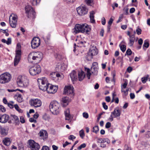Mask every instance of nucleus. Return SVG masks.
Returning <instances> with one entry per match:
<instances>
[{"instance_id": "6e6d98bb", "label": "nucleus", "mask_w": 150, "mask_h": 150, "mask_svg": "<svg viewBox=\"0 0 150 150\" xmlns=\"http://www.w3.org/2000/svg\"><path fill=\"white\" fill-rule=\"evenodd\" d=\"M103 106V108L105 110H106L108 108V107L107 105H106V103L105 102L102 103Z\"/></svg>"}, {"instance_id": "c9c22d12", "label": "nucleus", "mask_w": 150, "mask_h": 150, "mask_svg": "<svg viewBox=\"0 0 150 150\" xmlns=\"http://www.w3.org/2000/svg\"><path fill=\"white\" fill-rule=\"evenodd\" d=\"M149 43L146 40H145L144 42V43L143 46V49L144 50H146V49H144V47H145L146 48H147L149 47Z\"/></svg>"}, {"instance_id": "680f3d73", "label": "nucleus", "mask_w": 150, "mask_h": 150, "mask_svg": "<svg viewBox=\"0 0 150 150\" xmlns=\"http://www.w3.org/2000/svg\"><path fill=\"white\" fill-rule=\"evenodd\" d=\"M41 150H50L49 148L47 146H43Z\"/></svg>"}, {"instance_id": "f03ea898", "label": "nucleus", "mask_w": 150, "mask_h": 150, "mask_svg": "<svg viewBox=\"0 0 150 150\" xmlns=\"http://www.w3.org/2000/svg\"><path fill=\"white\" fill-rule=\"evenodd\" d=\"M90 30V28L86 24H83L82 25L77 24L73 29V33L75 34L79 33H87Z\"/></svg>"}, {"instance_id": "58836bf2", "label": "nucleus", "mask_w": 150, "mask_h": 150, "mask_svg": "<svg viewBox=\"0 0 150 150\" xmlns=\"http://www.w3.org/2000/svg\"><path fill=\"white\" fill-rule=\"evenodd\" d=\"M42 118L45 120H50V116L46 114H45L43 115Z\"/></svg>"}, {"instance_id": "4468645a", "label": "nucleus", "mask_w": 150, "mask_h": 150, "mask_svg": "<svg viewBox=\"0 0 150 150\" xmlns=\"http://www.w3.org/2000/svg\"><path fill=\"white\" fill-rule=\"evenodd\" d=\"M31 47L33 49H35L38 47L40 44V39L38 37L33 38L31 42Z\"/></svg>"}, {"instance_id": "e433bc0d", "label": "nucleus", "mask_w": 150, "mask_h": 150, "mask_svg": "<svg viewBox=\"0 0 150 150\" xmlns=\"http://www.w3.org/2000/svg\"><path fill=\"white\" fill-rule=\"evenodd\" d=\"M119 47L120 50L123 52H124L126 50V46L125 45L120 44L119 45Z\"/></svg>"}, {"instance_id": "423d86ee", "label": "nucleus", "mask_w": 150, "mask_h": 150, "mask_svg": "<svg viewBox=\"0 0 150 150\" xmlns=\"http://www.w3.org/2000/svg\"><path fill=\"white\" fill-rule=\"evenodd\" d=\"M21 45L18 43L17 45L16 49V55L14 59V66H16L18 63L20 61L21 56Z\"/></svg>"}, {"instance_id": "bf43d9fd", "label": "nucleus", "mask_w": 150, "mask_h": 150, "mask_svg": "<svg viewBox=\"0 0 150 150\" xmlns=\"http://www.w3.org/2000/svg\"><path fill=\"white\" fill-rule=\"evenodd\" d=\"M86 3L88 5H90V4L93 2V0H85Z\"/></svg>"}, {"instance_id": "cd10ccee", "label": "nucleus", "mask_w": 150, "mask_h": 150, "mask_svg": "<svg viewBox=\"0 0 150 150\" xmlns=\"http://www.w3.org/2000/svg\"><path fill=\"white\" fill-rule=\"evenodd\" d=\"M11 116L13 117V120L14 121L16 124L18 125L19 123V121L18 117L15 115H11Z\"/></svg>"}, {"instance_id": "412c9836", "label": "nucleus", "mask_w": 150, "mask_h": 150, "mask_svg": "<svg viewBox=\"0 0 150 150\" xmlns=\"http://www.w3.org/2000/svg\"><path fill=\"white\" fill-rule=\"evenodd\" d=\"M127 35H128L129 37V44L130 46H132L133 45L134 42L135 40V35L134 34L131 35L129 31L127 32Z\"/></svg>"}, {"instance_id": "0eeeda50", "label": "nucleus", "mask_w": 150, "mask_h": 150, "mask_svg": "<svg viewBox=\"0 0 150 150\" xmlns=\"http://www.w3.org/2000/svg\"><path fill=\"white\" fill-rule=\"evenodd\" d=\"M11 76L8 72H5L0 75V83L5 84L8 83L11 80Z\"/></svg>"}, {"instance_id": "4d7b16f0", "label": "nucleus", "mask_w": 150, "mask_h": 150, "mask_svg": "<svg viewBox=\"0 0 150 150\" xmlns=\"http://www.w3.org/2000/svg\"><path fill=\"white\" fill-rule=\"evenodd\" d=\"M20 121L22 123H24L25 122L24 117L23 116L21 117L20 118Z\"/></svg>"}, {"instance_id": "a211bd4d", "label": "nucleus", "mask_w": 150, "mask_h": 150, "mask_svg": "<svg viewBox=\"0 0 150 150\" xmlns=\"http://www.w3.org/2000/svg\"><path fill=\"white\" fill-rule=\"evenodd\" d=\"M71 101V99L68 97H64L62 98L61 100L62 106L64 107H66L68 105L69 103Z\"/></svg>"}, {"instance_id": "3c124183", "label": "nucleus", "mask_w": 150, "mask_h": 150, "mask_svg": "<svg viewBox=\"0 0 150 150\" xmlns=\"http://www.w3.org/2000/svg\"><path fill=\"white\" fill-rule=\"evenodd\" d=\"M50 76L53 78H56V73L53 72L51 74Z\"/></svg>"}, {"instance_id": "c85d7f7f", "label": "nucleus", "mask_w": 150, "mask_h": 150, "mask_svg": "<svg viewBox=\"0 0 150 150\" xmlns=\"http://www.w3.org/2000/svg\"><path fill=\"white\" fill-rule=\"evenodd\" d=\"M0 132L1 134L6 135L7 134V131L4 127L0 126Z\"/></svg>"}, {"instance_id": "49530a36", "label": "nucleus", "mask_w": 150, "mask_h": 150, "mask_svg": "<svg viewBox=\"0 0 150 150\" xmlns=\"http://www.w3.org/2000/svg\"><path fill=\"white\" fill-rule=\"evenodd\" d=\"M132 51L129 49L127 50L126 52V54L128 55H130L132 54Z\"/></svg>"}, {"instance_id": "37998d69", "label": "nucleus", "mask_w": 150, "mask_h": 150, "mask_svg": "<svg viewBox=\"0 0 150 150\" xmlns=\"http://www.w3.org/2000/svg\"><path fill=\"white\" fill-rule=\"evenodd\" d=\"M14 103V102L13 101H11L10 103H8V104L7 105L8 107L10 108H13L14 107V106L13 105V104Z\"/></svg>"}, {"instance_id": "4be33fe9", "label": "nucleus", "mask_w": 150, "mask_h": 150, "mask_svg": "<svg viewBox=\"0 0 150 150\" xmlns=\"http://www.w3.org/2000/svg\"><path fill=\"white\" fill-rule=\"evenodd\" d=\"M70 77L73 83L77 79V74L75 71H73L70 74Z\"/></svg>"}, {"instance_id": "9b49d317", "label": "nucleus", "mask_w": 150, "mask_h": 150, "mask_svg": "<svg viewBox=\"0 0 150 150\" xmlns=\"http://www.w3.org/2000/svg\"><path fill=\"white\" fill-rule=\"evenodd\" d=\"M18 16L15 14H11L9 19L10 24L11 26L13 28L16 27L17 21Z\"/></svg>"}, {"instance_id": "69168bd1", "label": "nucleus", "mask_w": 150, "mask_h": 150, "mask_svg": "<svg viewBox=\"0 0 150 150\" xmlns=\"http://www.w3.org/2000/svg\"><path fill=\"white\" fill-rule=\"evenodd\" d=\"M93 66L92 67H96L98 68V64L97 62H93L92 64Z\"/></svg>"}, {"instance_id": "338daca9", "label": "nucleus", "mask_w": 150, "mask_h": 150, "mask_svg": "<svg viewBox=\"0 0 150 150\" xmlns=\"http://www.w3.org/2000/svg\"><path fill=\"white\" fill-rule=\"evenodd\" d=\"M105 100L106 101L108 102H109L110 100V97L109 96L106 97L105 98Z\"/></svg>"}, {"instance_id": "5701e85b", "label": "nucleus", "mask_w": 150, "mask_h": 150, "mask_svg": "<svg viewBox=\"0 0 150 150\" xmlns=\"http://www.w3.org/2000/svg\"><path fill=\"white\" fill-rule=\"evenodd\" d=\"M78 76L79 81H82L85 77V74L83 71H81L79 72Z\"/></svg>"}, {"instance_id": "7c9ffc66", "label": "nucleus", "mask_w": 150, "mask_h": 150, "mask_svg": "<svg viewBox=\"0 0 150 150\" xmlns=\"http://www.w3.org/2000/svg\"><path fill=\"white\" fill-rule=\"evenodd\" d=\"M3 142L4 144L7 146H9L11 143V142L10 141L9 138H5L3 140Z\"/></svg>"}, {"instance_id": "052dcab7", "label": "nucleus", "mask_w": 150, "mask_h": 150, "mask_svg": "<svg viewBox=\"0 0 150 150\" xmlns=\"http://www.w3.org/2000/svg\"><path fill=\"white\" fill-rule=\"evenodd\" d=\"M124 150H132L131 148L129 147L127 145L125 146Z\"/></svg>"}, {"instance_id": "c03bdc74", "label": "nucleus", "mask_w": 150, "mask_h": 150, "mask_svg": "<svg viewBox=\"0 0 150 150\" xmlns=\"http://www.w3.org/2000/svg\"><path fill=\"white\" fill-rule=\"evenodd\" d=\"M14 107L15 109L19 112H21V110L19 108L17 104L15 105Z\"/></svg>"}, {"instance_id": "6ab92c4d", "label": "nucleus", "mask_w": 150, "mask_h": 150, "mask_svg": "<svg viewBox=\"0 0 150 150\" xmlns=\"http://www.w3.org/2000/svg\"><path fill=\"white\" fill-rule=\"evenodd\" d=\"M9 118V116L7 114H4L3 115L0 114V122L5 123L7 122Z\"/></svg>"}, {"instance_id": "774afa93", "label": "nucleus", "mask_w": 150, "mask_h": 150, "mask_svg": "<svg viewBox=\"0 0 150 150\" xmlns=\"http://www.w3.org/2000/svg\"><path fill=\"white\" fill-rule=\"evenodd\" d=\"M143 40L142 39L140 38L139 39V40L138 41V44L140 45H142L143 43Z\"/></svg>"}, {"instance_id": "79ce46f5", "label": "nucleus", "mask_w": 150, "mask_h": 150, "mask_svg": "<svg viewBox=\"0 0 150 150\" xmlns=\"http://www.w3.org/2000/svg\"><path fill=\"white\" fill-rule=\"evenodd\" d=\"M125 89H122L121 88V91L122 92H123L124 93L125 96H127L128 94V91H129V89H126V90H124Z\"/></svg>"}, {"instance_id": "a18cd8bd", "label": "nucleus", "mask_w": 150, "mask_h": 150, "mask_svg": "<svg viewBox=\"0 0 150 150\" xmlns=\"http://www.w3.org/2000/svg\"><path fill=\"white\" fill-rule=\"evenodd\" d=\"M86 146V144L85 143L81 144L80 146L78 148L79 150H81L82 148H84Z\"/></svg>"}, {"instance_id": "1a4fd4ad", "label": "nucleus", "mask_w": 150, "mask_h": 150, "mask_svg": "<svg viewBox=\"0 0 150 150\" xmlns=\"http://www.w3.org/2000/svg\"><path fill=\"white\" fill-rule=\"evenodd\" d=\"M85 71L86 72V76L88 79H90V77L92 74L96 75L98 74V68L91 67V70L85 67Z\"/></svg>"}, {"instance_id": "a19ab883", "label": "nucleus", "mask_w": 150, "mask_h": 150, "mask_svg": "<svg viewBox=\"0 0 150 150\" xmlns=\"http://www.w3.org/2000/svg\"><path fill=\"white\" fill-rule=\"evenodd\" d=\"M79 134L80 137L82 139H83L84 136V133L83 130L81 129L79 132Z\"/></svg>"}, {"instance_id": "f257e3e1", "label": "nucleus", "mask_w": 150, "mask_h": 150, "mask_svg": "<svg viewBox=\"0 0 150 150\" xmlns=\"http://www.w3.org/2000/svg\"><path fill=\"white\" fill-rule=\"evenodd\" d=\"M42 58V54L41 52H33L29 54L28 59L30 62L37 64L41 61Z\"/></svg>"}, {"instance_id": "5fc2aeb1", "label": "nucleus", "mask_w": 150, "mask_h": 150, "mask_svg": "<svg viewBox=\"0 0 150 150\" xmlns=\"http://www.w3.org/2000/svg\"><path fill=\"white\" fill-rule=\"evenodd\" d=\"M142 30L139 28H137L136 29V32L138 35L140 34L141 33Z\"/></svg>"}, {"instance_id": "e2e57ef3", "label": "nucleus", "mask_w": 150, "mask_h": 150, "mask_svg": "<svg viewBox=\"0 0 150 150\" xmlns=\"http://www.w3.org/2000/svg\"><path fill=\"white\" fill-rule=\"evenodd\" d=\"M76 137L73 135H70L69 137V139L70 140H73V139H75Z\"/></svg>"}, {"instance_id": "9d476101", "label": "nucleus", "mask_w": 150, "mask_h": 150, "mask_svg": "<svg viewBox=\"0 0 150 150\" xmlns=\"http://www.w3.org/2000/svg\"><path fill=\"white\" fill-rule=\"evenodd\" d=\"M28 146L31 150H39L40 145L33 140L30 139L28 142Z\"/></svg>"}, {"instance_id": "b1692460", "label": "nucleus", "mask_w": 150, "mask_h": 150, "mask_svg": "<svg viewBox=\"0 0 150 150\" xmlns=\"http://www.w3.org/2000/svg\"><path fill=\"white\" fill-rule=\"evenodd\" d=\"M111 113L113 115L114 117H118L120 115V112L118 108L114 109V111L112 112Z\"/></svg>"}, {"instance_id": "864d4df0", "label": "nucleus", "mask_w": 150, "mask_h": 150, "mask_svg": "<svg viewBox=\"0 0 150 150\" xmlns=\"http://www.w3.org/2000/svg\"><path fill=\"white\" fill-rule=\"evenodd\" d=\"M111 123L110 122H107L105 125V127L108 129L110 128L111 126Z\"/></svg>"}, {"instance_id": "bb28decb", "label": "nucleus", "mask_w": 150, "mask_h": 150, "mask_svg": "<svg viewBox=\"0 0 150 150\" xmlns=\"http://www.w3.org/2000/svg\"><path fill=\"white\" fill-rule=\"evenodd\" d=\"M94 14L95 12L93 11H92L90 13V21L92 23H94L95 22L94 16Z\"/></svg>"}, {"instance_id": "de8ad7c7", "label": "nucleus", "mask_w": 150, "mask_h": 150, "mask_svg": "<svg viewBox=\"0 0 150 150\" xmlns=\"http://www.w3.org/2000/svg\"><path fill=\"white\" fill-rule=\"evenodd\" d=\"M147 80V77H144L142 78V81L144 83H145Z\"/></svg>"}, {"instance_id": "20e7f679", "label": "nucleus", "mask_w": 150, "mask_h": 150, "mask_svg": "<svg viewBox=\"0 0 150 150\" xmlns=\"http://www.w3.org/2000/svg\"><path fill=\"white\" fill-rule=\"evenodd\" d=\"M38 83L39 87L40 90L44 91L47 90L49 83H48L47 79L46 78L43 77L38 79Z\"/></svg>"}, {"instance_id": "603ef678", "label": "nucleus", "mask_w": 150, "mask_h": 150, "mask_svg": "<svg viewBox=\"0 0 150 150\" xmlns=\"http://www.w3.org/2000/svg\"><path fill=\"white\" fill-rule=\"evenodd\" d=\"M11 38H8V39L6 41V44L9 45L11 44Z\"/></svg>"}, {"instance_id": "473e14b6", "label": "nucleus", "mask_w": 150, "mask_h": 150, "mask_svg": "<svg viewBox=\"0 0 150 150\" xmlns=\"http://www.w3.org/2000/svg\"><path fill=\"white\" fill-rule=\"evenodd\" d=\"M26 14H27V17L28 18L30 17H32L33 18L35 17V13L34 11H32V12H29L26 13Z\"/></svg>"}, {"instance_id": "2f4dec72", "label": "nucleus", "mask_w": 150, "mask_h": 150, "mask_svg": "<svg viewBox=\"0 0 150 150\" xmlns=\"http://www.w3.org/2000/svg\"><path fill=\"white\" fill-rule=\"evenodd\" d=\"M25 10L26 13H27L29 12H32V11H34L33 8L30 6H27L25 7Z\"/></svg>"}, {"instance_id": "ddd939ff", "label": "nucleus", "mask_w": 150, "mask_h": 150, "mask_svg": "<svg viewBox=\"0 0 150 150\" xmlns=\"http://www.w3.org/2000/svg\"><path fill=\"white\" fill-rule=\"evenodd\" d=\"M29 103L31 106L35 108H38L41 106L42 102L41 100L39 99H31L29 101Z\"/></svg>"}, {"instance_id": "72a5a7b5", "label": "nucleus", "mask_w": 150, "mask_h": 150, "mask_svg": "<svg viewBox=\"0 0 150 150\" xmlns=\"http://www.w3.org/2000/svg\"><path fill=\"white\" fill-rule=\"evenodd\" d=\"M16 96L17 97V100L18 102L21 103L23 101V98L21 94H17L16 95Z\"/></svg>"}, {"instance_id": "ea45409f", "label": "nucleus", "mask_w": 150, "mask_h": 150, "mask_svg": "<svg viewBox=\"0 0 150 150\" xmlns=\"http://www.w3.org/2000/svg\"><path fill=\"white\" fill-rule=\"evenodd\" d=\"M99 131V128L98 126H96L93 128V132L97 133Z\"/></svg>"}, {"instance_id": "f8f14e48", "label": "nucleus", "mask_w": 150, "mask_h": 150, "mask_svg": "<svg viewBox=\"0 0 150 150\" xmlns=\"http://www.w3.org/2000/svg\"><path fill=\"white\" fill-rule=\"evenodd\" d=\"M73 89V86L71 85L66 86L64 88V93L73 97L74 95Z\"/></svg>"}, {"instance_id": "6e6552de", "label": "nucleus", "mask_w": 150, "mask_h": 150, "mask_svg": "<svg viewBox=\"0 0 150 150\" xmlns=\"http://www.w3.org/2000/svg\"><path fill=\"white\" fill-rule=\"evenodd\" d=\"M29 71L31 75H35L41 72V68L40 65L35 64L30 68Z\"/></svg>"}, {"instance_id": "a878e982", "label": "nucleus", "mask_w": 150, "mask_h": 150, "mask_svg": "<svg viewBox=\"0 0 150 150\" xmlns=\"http://www.w3.org/2000/svg\"><path fill=\"white\" fill-rule=\"evenodd\" d=\"M98 142L100 143H103L106 142L107 143L109 144L110 142V141L107 138L104 139L99 138L98 139Z\"/></svg>"}, {"instance_id": "13d9d810", "label": "nucleus", "mask_w": 150, "mask_h": 150, "mask_svg": "<svg viewBox=\"0 0 150 150\" xmlns=\"http://www.w3.org/2000/svg\"><path fill=\"white\" fill-rule=\"evenodd\" d=\"M29 121L30 122H33L35 123L37 122L36 120L34 119L32 117H31L30 118Z\"/></svg>"}, {"instance_id": "f3484780", "label": "nucleus", "mask_w": 150, "mask_h": 150, "mask_svg": "<svg viewBox=\"0 0 150 150\" xmlns=\"http://www.w3.org/2000/svg\"><path fill=\"white\" fill-rule=\"evenodd\" d=\"M40 139L44 140H46L48 138V134L45 130L41 129L38 134Z\"/></svg>"}, {"instance_id": "dca6fc26", "label": "nucleus", "mask_w": 150, "mask_h": 150, "mask_svg": "<svg viewBox=\"0 0 150 150\" xmlns=\"http://www.w3.org/2000/svg\"><path fill=\"white\" fill-rule=\"evenodd\" d=\"M58 88L57 86H53L49 83L46 91L49 93L54 94L57 91Z\"/></svg>"}, {"instance_id": "2eb2a0df", "label": "nucleus", "mask_w": 150, "mask_h": 150, "mask_svg": "<svg viewBox=\"0 0 150 150\" xmlns=\"http://www.w3.org/2000/svg\"><path fill=\"white\" fill-rule=\"evenodd\" d=\"M78 14L80 16H83L86 14L88 12V10L84 6H80L76 8Z\"/></svg>"}, {"instance_id": "39448f33", "label": "nucleus", "mask_w": 150, "mask_h": 150, "mask_svg": "<svg viewBox=\"0 0 150 150\" xmlns=\"http://www.w3.org/2000/svg\"><path fill=\"white\" fill-rule=\"evenodd\" d=\"M17 83L19 86L26 87L29 85V81L27 77L24 76H19L17 79Z\"/></svg>"}, {"instance_id": "4c0bfd02", "label": "nucleus", "mask_w": 150, "mask_h": 150, "mask_svg": "<svg viewBox=\"0 0 150 150\" xmlns=\"http://www.w3.org/2000/svg\"><path fill=\"white\" fill-rule=\"evenodd\" d=\"M40 0H33L32 4L34 6L37 5L40 3Z\"/></svg>"}, {"instance_id": "c756f323", "label": "nucleus", "mask_w": 150, "mask_h": 150, "mask_svg": "<svg viewBox=\"0 0 150 150\" xmlns=\"http://www.w3.org/2000/svg\"><path fill=\"white\" fill-rule=\"evenodd\" d=\"M58 66V68L60 69V71H61L65 70L66 69L67 67V65L64 63Z\"/></svg>"}, {"instance_id": "393cba45", "label": "nucleus", "mask_w": 150, "mask_h": 150, "mask_svg": "<svg viewBox=\"0 0 150 150\" xmlns=\"http://www.w3.org/2000/svg\"><path fill=\"white\" fill-rule=\"evenodd\" d=\"M64 114L65 116V120H69L71 117L70 114L69 109L68 108L66 109L64 111Z\"/></svg>"}, {"instance_id": "09e8293b", "label": "nucleus", "mask_w": 150, "mask_h": 150, "mask_svg": "<svg viewBox=\"0 0 150 150\" xmlns=\"http://www.w3.org/2000/svg\"><path fill=\"white\" fill-rule=\"evenodd\" d=\"M0 110L3 112H4L6 111L5 108L2 105H0Z\"/></svg>"}, {"instance_id": "8fccbe9b", "label": "nucleus", "mask_w": 150, "mask_h": 150, "mask_svg": "<svg viewBox=\"0 0 150 150\" xmlns=\"http://www.w3.org/2000/svg\"><path fill=\"white\" fill-rule=\"evenodd\" d=\"M83 117L84 118H85L86 119L88 118V114L87 112H84L83 113Z\"/></svg>"}, {"instance_id": "aec40b11", "label": "nucleus", "mask_w": 150, "mask_h": 150, "mask_svg": "<svg viewBox=\"0 0 150 150\" xmlns=\"http://www.w3.org/2000/svg\"><path fill=\"white\" fill-rule=\"evenodd\" d=\"M98 53V50L96 47H92L88 53V55L91 56V57L92 58L93 57L96 55Z\"/></svg>"}, {"instance_id": "0e129e2a", "label": "nucleus", "mask_w": 150, "mask_h": 150, "mask_svg": "<svg viewBox=\"0 0 150 150\" xmlns=\"http://www.w3.org/2000/svg\"><path fill=\"white\" fill-rule=\"evenodd\" d=\"M127 85V83L125 82L121 86V88L122 89H125L126 88Z\"/></svg>"}, {"instance_id": "7ed1b4c3", "label": "nucleus", "mask_w": 150, "mask_h": 150, "mask_svg": "<svg viewBox=\"0 0 150 150\" xmlns=\"http://www.w3.org/2000/svg\"><path fill=\"white\" fill-rule=\"evenodd\" d=\"M49 107L50 111L53 114L57 115L59 114L60 111V105L57 101L51 102Z\"/></svg>"}, {"instance_id": "f704fd0d", "label": "nucleus", "mask_w": 150, "mask_h": 150, "mask_svg": "<svg viewBox=\"0 0 150 150\" xmlns=\"http://www.w3.org/2000/svg\"><path fill=\"white\" fill-rule=\"evenodd\" d=\"M113 21V19L112 18H111L110 19L109 21L108 22V26L107 28H108V30L109 31H110V28L111 25V24L112 23Z\"/></svg>"}]
</instances>
